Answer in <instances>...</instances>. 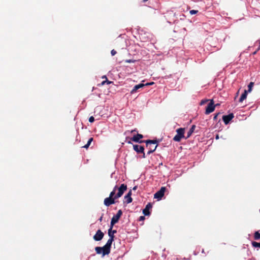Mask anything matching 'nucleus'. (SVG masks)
<instances>
[{
    "label": "nucleus",
    "instance_id": "obj_17",
    "mask_svg": "<svg viewBox=\"0 0 260 260\" xmlns=\"http://www.w3.org/2000/svg\"><path fill=\"white\" fill-rule=\"evenodd\" d=\"M195 128H196V125H192L191 126V127H190V128L189 129V130L188 131V132L187 133V136L185 137V139H188V138H189L191 136L192 134L193 133Z\"/></svg>",
    "mask_w": 260,
    "mask_h": 260
},
{
    "label": "nucleus",
    "instance_id": "obj_2",
    "mask_svg": "<svg viewBox=\"0 0 260 260\" xmlns=\"http://www.w3.org/2000/svg\"><path fill=\"white\" fill-rule=\"evenodd\" d=\"M146 144V147L148 148L149 151L147 152V154L149 155L153 153L156 149L157 145V141L147 140L145 141Z\"/></svg>",
    "mask_w": 260,
    "mask_h": 260
},
{
    "label": "nucleus",
    "instance_id": "obj_5",
    "mask_svg": "<svg viewBox=\"0 0 260 260\" xmlns=\"http://www.w3.org/2000/svg\"><path fill=\"white\" fill-rule=\"evenodd\" d=\"M122 214V211H121V210H119L118 211L117 213H116V214L113 216V217L111 219V223H110L111 228H113V225L115 223L118 222V221L119 218H120V217L121 216Z\"/></svg>",
    "mask_w": 260,
    "mask_h": 260
},
{
    "label": "nucleus",
    "instance_id": "obj_36",
    "mask_svg": "<svg viewBox=\"0 0 260 260\" xmlns=\"http://www.w3.org/2000/svg\"><path fill=\"white\" fill-rule=\"evenodd\" d=\"M102 219H103V216H102L100 218L99 220H100V221H102Z\"/></svg>",
    "mask_w": 260,
    "mask_h": 260
},
{
    "label": "nucleus",
    "instance_id": "obj_21",
    "mask_svg": "<svg viewBox=\"0 0 260 260\" xmlns=\"http://www.w3.org/2000/svg\"><path fill=\"white\" fill-rule=\"evenodd\" d=\"M93 140V138H90L88 140L87 144L86 145H85L84 146H83L82 147L87 149L89 147V146H90V145L91 144V143L92 142Z\"/></svg>",
    "mask_w": 260,
    "mask_h": 260
},
{
    "label": "nucleus",
    "instance_id": "obj_28",
    "mask_svg": "<svg viewBox=\"0 0 260 260\" xmlns=\"http://www.w3.org/2000/svg\"><path fill=\"white\" fill-rule=\"evenodd\" d=\"M125 62H127V63H134L135 62V60H132V59H128V60H126Z\"/></svg>",
    "mask_w": 260,
    "mask_h": 260
},
{
    "label": "nucleus",
    "instance_id": "obj_19",
    "mask_svg": "<svg viewBox=\"0 0 260 260\" xmlns=\"http://www.w3.org/2000/svg\"><path fill=\"white\" fill-rule=\"evenodd\" d=\"M112 228H111V225H110V228L108 230V235L109 236V233H110V235H112L113 237V239L114 238V234L116 233V230H112Z\"/></svg>",
    "mask_w": 260,
    "mask_h": 260
},
{
    "label": "nucleus",
    "instance_id": "obj_38",
    "mask_svg": "<svg viewBox=\"0 0 260 260\" xmlns=\"http://www.w3.org/2000/svg\"><path fill=\"white\" fill-rule=\"evenodd\" d=\"M215 105H216V106H219V104H216Z\"/></svg>",
    "mask_w": 260,
    "mask_h": 260
},
{
    "label": "nucleus",
    "instance_id": "obj_3",
    "mask_svg": "<svg viewBox=\"0 0 260 260\" xmlns=\"http://www.w3.org/2000/svg\"><path fill=\"white\" fill-rule=\"evenodd\" d=\"M177 134L174 137L173 140L175 142H180L182 139L185 138V128H179L176 129Z\"/></svg>",
    "mask_w": 260,
    "mask_h": 260
},
{
    "label": "nucleus",
    "instance_id": "obj_1",
    "mask_svg": "<svg viewBox=\"0 0 260 260\" xmlns=\"http://www.w3.org/2000/svg\"><path fill=\"white\" fill-rule=\"evenodd\" d=\"M117 186L116 185L113 190L110 192L109 197L108 198H106L104 199V205L109 207L112 204H114L116 203L115 200L117 199V198H115V193L117 190Z\"/></svg>",
    "mask_w": 260,
    "mask_h": 260
},
{
    "label": "nucleus",
    "instance_id": "obj_33",
    "mask_svg": "<svg viewBox=\"0 0 260 260\" xmlns=\"http://www.w3.org/2000/svg\"><path fill=\"white\" fill-rule=\"evenodd\" d=\"M153 84H154V82H150V83H147L146 84H144V85L145 86L151 85H153Z\"/></svg>",
    "mask_w": 260,
    "mask_h": 260
},
{
    "label": "nucleus",
    "instance_id": "obj_7",
    "mask_svg": "<svg viewBox=\"0 0 260 260\" xmlns=\"http://www.w3.org/2000/svg\"><path fill=\"white\" fill-rule=\"evenodd\" d=\"M166 190V188L165 187H161L160 189L154 194V198L157 199L158 200L161 199L164 196Z\"/></svg>",
    "mask_w": 260,
    "mask_h": 260
},
{
    "label": "nucleus",
    "instance_id": "obj_23",
    "mask_svg": "<svg viewBox=\"0 0 260 260\" xmlns=\"http://www.w3.org/2000/svg\"><path fill=\"white\" fill-rule=\"evenodd\" d=\"M252 245L254 247H259L260 248V242L258 243L255 241L252 242Z\"/></svg>",
    "mask_w": 260,
    "mask_h": 260
},
{
    "label": "nucleus",
    "instance_id": "obj_10",
    "mask_svg": "<svg viewBox=\"0 0 260 260\" xmlns=\"http://www.w3.org/2000/svg\"><path fill=\"white\" fill-rule=\"evenodd\" d=\"M104 236V233L100 230H98L96 234L94 235L93 238L95 241H101Z\"/></svg>",
    "mask_w": 260,
    "mask_h": 260
},
{
    "label": "nucleus",
    "instance_id": "obj_11",
    "mask_svg": "<svg viewBox=\"0 0 260 260\" xmlns=\"http://www.w3.org/2000/svg\"><path fill=\"white\" fill-rule=\"evenodd\" d=\"M234 117V115L233 113H231L227 115H223L222 116V119L225 124H228Z\"/></svg>",
    "mask_w": 260,
    "mask_h": 260
},
{
    "label": "nucleus",
    "instance_id": "obj_27",
    "mask_svg": "<svg viewBox=\"0 0 260 260\" xmlns=\"http://www.w3.org/2000/svg\"><path fill=\"white\" fill-rule=\"evenodd\" d=\"M94 118L93 116H90L89 118V122L92 123L94 122Z\"/></svg>",
    "mask_w": 260,
    "mask_h": 260
},
{
    "label": "nucleus",
    "instance_id": "obj_4",
    "mask_svg": "<svg viewBox=\"0 0 260 260\" xmlns=\"http://www.w3.org/2000/svg\"><path fill=\"white\" fill-rule=\"evenodd\" d=\"M118 192L117 194L115 193V198L118 199L121 197L123 194L124 192L127 189V185L124 184H122L119 187L117 188Z\"/></svg>",
    "mask_w": 260,
    "mask_h": 260
},
{
    "label": "nucleus",
    "instance_id": "obj_14",
    "mask_svg": "<svg viewBox=\"0 0 260 260\" xmlns=\"http://www.w3.org/2000/svg\"><path fill=\"white\" fill-rule=\"evenodd\" d=\"M101 248L103 256H105V255L109 254L110 253L111 249H109L108 247H106L105 245L101 247Z\"/></svg>",
    "mask_w": 260,
    "mask_h": 260
},
{
    "label": "nucleus",
    "instance_id": "obj_31",
    "mask_svg": "<svg viewBox=\"0 0 260 260\" xmlns=\"http://www.w3.org/2000/svg\"><path fill=\"white\" fill-rule=\"evenodd\" d=\"M116 51L114 49L112 50L111 51V54L112 56L115 55L116 54Z\"/></svg>",
    "mask_w": 260,
    "mask_h": 260
},
{
    "label": "nucleus",
    "instance_id": "obj_13",
    "mask_svg": "<svg viewBox=\"0 0 260 260\" xmlns=\"http://www.w3.org/2000/svg\"><path fill=\"white\" fill-rule=\"evenodd\" d=\"M132 196V191L130 190L128 193L124 197V199L125 200V202L127 204H129L131 203L133 201V199L131 197Z\"/></svg>",
    "mask_w": 260,
    "mask_h": 260
},
{
    "label": "nucleus",
    "instance_id": "obj_37",
    "mask_svg": "<svg viewBox=\"0 0 260 260\" xmlns=\"http://www.w3.org/2000/svg\"><path fill=\"white\" fill-rule=\"evenodd\" d=\"M135 131H136V129L133 130L131 131V133L135 132Z\"/></svg>",
    "mask_w": 260,
    "mask_h": 260
},
{
    "label": "nucleus",
    "instance_id": "obj_26",
    "mask_svg": "<svg viewBox=\"0 0 260 260\" xmlns=\"http://www.w3.org/2000/svg\"><path fill=\"white\" fill-rule=\"evenodd\" d=\"M198 10H190L189 13L191 15H193V14H196L198 13Z\"/></svg>",
    "mask_w": 260,
    "mask_h": 260
},
{
    "label": "nucleus",
    "instance_id": "obj_25",
    "mask_svg": "<svg viewBox=\"0 0 260 260\" xmlns=\"http://www.w3.org/2000/svg\"><path fill=\"white\" fill-rule=\"evenodd\" d=\"M253 84H253V82H250V83L249 84V85H248V91H249V92H250V91H251V89H252V87H253Z\"/></svg>",
    "mask_w": 260,
    "mask_h": 260
},
{
    "label": "nucleus",
    "instance_id": "obj_18",
    "mask_svg": "<svg viewBox=\"0 0 260 260\" xmlns=\"http://www.w3.org/2000/svg\"><path fill=\"white\" fill-rule=\"evenodd\" d=\"M247 95V91L246 90H244V92L242 94L240 99L239 102H242L245 99H246Z\"/></svg>",
    "mask_w": 260,
    "mask_h": 260
},
{
    "label": "nucleus",
    "instance_id": "obj_29",
    "mask_svg": "<svg viewBox=\"0 0 260 260\" xmlns=\"http://www.w3.org/2000/svg\"><path fill=\"white\" fill-rule=\"evenodd\" d=\"M208 101H209L208 100H202V101H201V102L200 104H201V105H204V104H205L206 102H207Z\"/></svg>",
    "mask_w": 260,
    "mask_h": 260
},
{
    "label": "nucleus",
    "instance_id": "obj_15",
    "mask_svg": "<svg viewBox=\"0 0 260 260\" xmlns=\"http://www.w3.org/2000/svg\"><path fill=\"white\" fill-rule=\"evenodd\" d=\"M144 86H145V85H144V84H143V83H140V84H138V85H135V86L134 87V88H133V89L132 90V91H131V93L132 94L134 93H135V92L137 91V90L138 89H140V88H142V87H144Z\"/></svg>",
    "mask_w": 260,
    "mask_h": 260
},
{
    "label": "nucleus",
    "instance_id": "obj_9",
    "mask_svg": "<svg viewBox=\"0 0 260 260\" xmlns=\"http://www.w3.org/2000/svg\"><path fill=\"white\" fill-rule=\"evenodd\" d=\"M143 138V136L142 134H137L136 135L134 136L132 138H131V140L138 142L139 143H142L145 142L146 140H140L141 139Z\"/></svg>",
    "mask_w": 260,
    "mask_h": 260
},
{
    "label": "nucleus",
    "instance_id": "obj_30",
    "mask_svg": "<svg viewBox=\"0 0 260 260\" xmlns=\"http://www.w3.org/2000/svg\"><path fill=\"white\" fill-rule=\"evenodd\" d=\"M220 114V113H216V114L214 115V117H213V120H217V117H218V116Z\"/></svg>",
    "mask_w": 260,
    "mask_h": 260
},
{
    "label": "nucleus",
    "instance_id": "obj_40",
    "mask_svg": "<svg viewBox=\"0 0 260 260\" xmlns=\"http://www.w3.org/2000/svg\"><path fill=\"white\" fill-rule=\"evenodd\" d=\"M128 143H129V144L131 143V141L128 142Z\"/></svg>",
    "mask_w": 260,
    "mask_h": 260
},
{
    "label": "nucleus",
    "instance_id": "obj_39",
    "mask_svg": "<svg viewBox=\"0 0 260 260\" xmlns=\"http://www.w3.org/2000/svg\"><path fill=\"white\" fill-rule=\"evenodd\" d=\"M144 2H146L148 0H143Z\"/></svg>",
    "mask_w": 260,
    "mask_h": 260
},
{
    "label": "nucleus",
    "instance_id": "obj_12",
    "mask_svg": "<svg viewBox=\"0 0 260 260\" xmlns=\"http://www.w3.org/2000/svg\"><path fill=\"white\" fill-rule=\"evenodd\" d=\"M152 205L150 203H149L145 207V208L143 210V213L145 216L149 215L150 212H149V209L152 208Z\"/></svg>",
    "mask_w": 260,
    "mask_h": 260
},
{
    "label": "nucleus",
    "instance_id": "obj_22",
    "mask_svg": "<svg viewBox=\"0 0 260 260\" xmlns=\"http://www.w3.org/2000/svg\"><path fill=\"white\" fill-rule=\"evenodd\" d=\"M254 239L256 240L260 239V233L258 231L255 232L254 234Z\"/></svg>",
    "mask_w": 260,
    "mask_h": 260
},
{
    "label": "nucleus",
    "instance_id": "obj_16",
    "mask_svg": "<svg viewBox=\"0 0 260 260\" xmlns=\"http://www.w3.org/2000/svg\"><path fill=\"white\" fill-rule=\"evenodd\" d=\"M109 239H108V241L105 245L111 249V245L113 241H114V239L112 235H110V233H109Z\"/></svg>",
    "mask_w": 260,
    "mask_h": 260
},
{
    "label": "nucleus",
    "instance_id": "obj_34",
    "mask_svg": "<svg viewBox=\"0 0 260 260\" xmlns=\"http://www.w3.org/2000/svg\"><path fill=\"white\" fill-rule=\"evenodd\" d=\"M219 135L217 134V135H216L215 139H216V140H218V139H219Z\"/></svg>",
    "mask_w": 260,
    "mask_h": 260
},
{
    "label": "nucleus",
    "instance_id": "obj_24",
    "mask_svg": "<svg viewBox=\"0 0 260 260\" xmlns=\"http://www.w3.org/2000/svg\"><path fill=\"white\" fill-rule=\"evenodd\" d=\"M95 250L97 254H102L101 247H96Z\"/></svg>",
    "mask_w": 260,
    "mask_h": 260
},
{
    "label": "nucleus",
    "instance_id": "obj_35",
    "mask_svg": "<svg viewBox=\"0 0 260 260\" xmlns=\"http://www.w3.org/2000/svg\"><path fill=\"white\" fill-rule=\"evenodd\" d=\"M137 186H134V187H133V190H136V189H137Z\"/></svg>",
    "mask_w": 260,
    "mask_h": 260
},
{
    "label": "nucleus",
    "instance_id": "obj_6",
    "mask_svg": "<svg viewBox=\"0 0 260 260\" xmlns=\"http://www.w3.org/2000/svg\"><path fill=\"white\" fill-rule=\"evenodd\" d=\"M210 102L209 104L208 105L206 109L205 114H209L211 112H213L215 110V108L216 105H214V102L213 100H210Z\"/></svg>",
    "mask_w": 260,
    "mask_h": 260
},
{
    "label": "nucleus",
    "instance_id": "obj_8",
    "mask_svg": "<svg viewBox=\"0 0 260 260\" xmlns=\"http://www.w3.org/2000/svg\"><path fill=\"white\" fill-rule=\"evenodd\" d=\"M134 150L136 151L138 153H143V158H145V154L144 153V147L142 146L138 145H133Z\"/></svg>",
    "mask_w": 260,
    "mask_h": 260
},
{
    "label": "nucleus",
    "instance_id": "obj_20",
    "mask_svg": "<svg viewBox=\"0 0 260 260\" xmlns=\"http://www.w3.org/2000/svg\"><path fill=\"white\" fill-rule=\"evenodd\" d=\"M102 78H105V79H106V80L103 81L101 83V84H100V85H104L105 83H107V84H111V83H113V82H112V81H110L108 80V79H107V77H106V76H103V77H102Z\"/></svg>",
    "mask_w": 260,
    "mask_h": 260
},
{
    "label": "nucleus",
    "instance_id": "obj_32",
    "mask_svg": "<svg viewBox=\"0 0 260 260\" xmlns=\"http://www.w3.org/2000/svg\"><path fill=\"white\" fill-rule=\"evenodd\" d=\"M145 216H141L140 217H139V221H143L144 219H145Z\"/></svg>",
    "mask_w": 260,
    "mask_h": 260
}]
</instances>
